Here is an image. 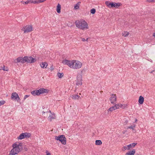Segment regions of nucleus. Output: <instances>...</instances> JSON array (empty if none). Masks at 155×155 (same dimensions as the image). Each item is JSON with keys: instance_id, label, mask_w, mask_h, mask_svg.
I'll list each match as a JSON object with an SVG mask.
<instances>
[{"instance_id": "nucleus-1", "label": "nucleus", "mask_w": 155, "mask_h": 155, "mask_svg": "<svg viewBox=\"0 0 155 155\" xmlns=\"http://www.w3.org/2000/svg\"><path fill=\"white\" fill-rule=\"evenodd\" d=\"M36 59L32 58L31 56H25L24 58L19 57L14 61V62L17 63L21 62L24 63L25 62L30 63H34L36 61Z\"/></svg>"}, {"instance_id": "nucleus-2", "label": "nucleus", "mask_w": 155, "mask_h": 155, "mask_svg": "<svg viewBox=\"0 0 155 155\" xmlns=\"http://www.w3.org/2000/svg\"><path fill=\"white\" fill-rule=\"evenodd\" d=\"M18 143V144H17L16 143H15L13 144V148L10 152L8 155H15L17 154L22 150V144L20 143Z\"/></svg>"}, {"instance_id": "nucleus-3", "label": "nucleus", "mask_w": 155, "mask_h": 155, "mask_svg": "<svg viewBox=\"0 0 155 155\" xmlns=\"http://www.w3.org/2000/svg\"><path fill=\"white\" fill-rule=\"evenodd\" d=\"M75 24L77 27L82 30L88 28L87 23L84 20L76 21L75 22Z\"/></svg>"}, {"instance_id": "nucleus-4", "label": "nucleus", "mask_w": 155, "mask_h": 155, "mask_svg": "<svg viewBox=\"0 0 155 155\" xmlns=\"http://www.w3.org/2000/svg\"><path fill=\"white\" fill-rule=\"evenodd\" d=\"M49 90L44 88H41L38 90H35L31 92V94L34 96L39 95L41 94L47 93Z\"/></svg>"}, {"instance_id": "nucleus-5", "label": "nucleus", "mask_w": 155, "mask_h": 155, "mask_svg": "<svg viewBox=\"0 0 155 155\" xmlns=\"http://www.w3.org/2000/svg\"><path fill=\"white\" fill-rule=\"evenodd\" d=\"M105 3L109 8H117L119 6L121 5V4L120 3H117L115 2H109L108 1L106 2Z\"/></svg>"}, {"instance_id": "nucleus-6", "label": "nucleus", "mask_w": 155, "mask_h": 155, "mask_svg": "<svg viewBox=\"0 0 155 155\" xmlns=\"http://www.w3.org/2000/svg\"><path fill=\"white\" fill-rule=\"evenodd\" d=\"M55 139L57 140H59L63 145H65L66 143V139L64 135H61L58 136H55Z\"/></svg>"}, {"instance_id": "nucleus-7", "label": "nucleus", "mask_w": 155, "mask_h": 155, "mask_svg": "<svg viewBox=\"0 0 155 155\" xmlns=\"http://www.w3.org/2000/svg\"><path fill=\"white\" fill-rule=\"evenodd\" d=\"M73 64L72 65V68L77 69L80 68L81 67L82 63L80 61L73 60Z\"/></svg>"}, {"instance_id": "nucleus-8", "label": "nucleus", "mask_w": 155, "mask_h": 155, "mask_svg": "<svg viewBox=\"0 0 155 155\" xmlns=\"http://www.w3.org/2000/svg\"><path fill=\"white\" fill-rule=\"evenodd\" d=\"M22 30L24 33L28 32L33 31L32 25H27L25 27H23Z\"/></svg>"}, {"instance_id": "nucleus-9", "label": "nucleus", "mask_w": 155, "mask_h": 155, "mask_svg": "<svg viewBox=\"0 0 155 155\" xmlns=\"http://www.w3.org/2000/svg\"><path fill=\"white\" fill-rule=\"evenodd\" d=\"M82 76L81 75L79 74L78 75L77 79V85H81L82 84Z\"/></svg>"}, {"instance_id": "nucleus-10", "label": "nucleus", "mask_w": 155, "mask_h": 155, "mask_svg": "<svg viewBox=\"0 0 155 155\" xmlns=\"http://www.w3.org/2000/svg\"><path fill=\"white\" fill-rule=\"evenodd\" d=\"M11 98L12 99L17 100L18 101L20 100V98L18 94L16 92H14L12 94Z\"/></svg>"}, {"instance_id": "nucleus-11", "label": "nucleus", "mask_w": 155, "mask_h": 155, "mask_svg": "<svg viewBox=\"0 0 155 155\" xmlns=\"http://www.w3.org/2000/svg\"><path fill=\"white\" fill-rule=\"evenodd\" d=\"M73 60L71 61H70L67 60L66 59H64L63 61L62 62L63 63L68 65L71 68L72 65L73 64Z\"/></svg>"}, {"instance_id": "nucleus-12", "label": "nucleus", "mask_w": 155, "mask_h": 155, "mask_svg": "<svg viewBox=\"0 0 155 155\" xmlns=\"http://www.w3.org/2000/svg\"><path fill=\"white\" fill-rule=\"evenodd\" d=\"M111 97L110 98V100L111 104H115V102L116 101V94H112L111 95Z\"/></svg>"}, {"instance_id": "nucleus-13", "label": "nucleus", "mask_w": 155, "mask_h": 155, "mask_svg": "<svg viewBox=\"0 0 155 155\" xmlns=\"http://www.w3.org/2000/svg\"><path fill=\"white\" fill-rule=\"evenodd\" d=\"M135 150L133 149L132 150H130L125 155H134V154L135 153Z\"/></svg>"}, {"instance_id": "nucleus-14", "label": "nucleus", "mask_w": 155, "mask_h": 155, "mask_svg": "<svg viewBox=\"0 0 155 155\" xmlns=\"http://www.w3.org/2000/svg\"><path fill=\"white\" fill-rule=\"evenodd\" d=\"M144 101V98L142 97V96H140L139 97L138 102L140 104H142Z\"/></svg>"}, {"instance_id": "nucleus-15", "label": "nucleus", "mask_w": 155, "mask_h": 155, "mask_svg": "<svg viewBox=\"0 0 155 155\" xmlns=\"http://www.w3.org/2000/svg\"><path fill=\"white\" fill-rule=\"evenodd\" d=\"M40 65L41 67L43 68H46L48 65V64L46 62H42L40 64Z\"/></svg>"}, {"instance_id": "nucleus-16", "label": "nucleus", "mask_w": 155, "mask_h": 155, "mask_svg": "<svg viewBox=\"0 0 155 155\" xmlns=\"http://www.w3.org/2000/svg\"><path fill=\"white\" fill-rule=\"evenodd\" d=\"M61 5L59 4H58L57 6L56 11L58 13H60L61 12Z\"/></svg>"}, {"instance_id": "nucleus-17", "label": "nucleus", "mask_w": 155, "mask_h": 155, "mask_svg": "<svg viewBox=\"0 0 155 155\" xmlns=\"http://www.w3.org/2000/svg\"><path fill=\"white\" fill-rule=\"evenodd\" d=\"M137 144V143H133L130 144L129 145H127L128 150H129L130 148L134 147Z\"/></svg>"}, {"instance_id": "nucleus-18", "label": "nucleus", "mask_w": 155, "mask_h": 155, "mask_svg": "<svg viewBox=\"0 0 155 155\" xmlns=\"http://www.w3.org/2000/svg\"><path fill=\"white\" fill-rule=\"evenodd\" d=\"M116 109H117L115 106V105H114L112 107H110L106 111L108 113L109 111H112L113 110H115Z\"/></svg>"}, {"instance_id": "nucleus-19", "label": "nucleus", "mask_w": 155, "mask_h": 155, "mask_svg": "<svg viewBox=\"0 0 155 155\" xmlns=\"http://www.w3.org/2000/svg\"><path fill=\"white\" fill-rule=\"evenodd\" d=\"M23 133L24 134V136H25V138H29L31 137V133H30L25 132V133Z\"/></svg>"}, {"instance_id": "nucleus-20", "label": "nucleus", "mask_w": 155, "mask_h": 155, "mask_svg": "<svg viewBox=\"0 0 155 155\" xmlns=\"http://www.w3.org/2000/svg\"><path fill=\"white\" fill-rule=\"evenodd\" d=\"M24 134L23 133H22L18 137V139L19 140H22L25 138V137L24 136Z\"/></svg>"}, {"instance_id": "nucleus-21", "label": "nucleus", "mask_w": 155, "mask_h": 155, "mask_svg": "<svg viewBox=\"0 0 155 155\" xmlns=\"http://www.w3.org/2000/svg\"><path fill=\"white\" fill-rule=\"evenodd\" d=\"M102 144V142L101 140H97L95 141V144L97 145H100Z\"/></svg>"}, {"instance_id": "nucleus-22", "label": "nucleus", "mask_w": 155, "mask_h": 155, "mask_svg": "<svg viewBox=\"0 0 155 155\" xmlns=\"http://www.w3.org/2000/svg\"><path fill=\"white\" fill-rule=\"evenodd\" d=\"M80 96L78 95H73L71 96V98L73 99H78L79 97Z\"/></svg>"}, {"instance_id": "nucleus-23", "label": "nucleus", "mask_w": 155, "mask_h": 155, "mask_svg": "<svg viewBox=\"0 0 155 155\" xmlns=\"http://www.w3.org/2000/svg\"><path fill=\"white\" fill-rule=\"evenodd\" d=\"M33 1H32V0H28L26 1V2H24L23 1H22L21 2L23 3V4H27L28 3H31V2H33Z\"/></svg>"}, {"instance_id": "nucleus-24", "label": "nucleus", "mask_w": 155, "mask_h": 155, "mask_svg": "<svg viewBox=\"0 0 155 155\" xmlns=\"http://www.w3.org/2000/svg\"><path fill=\"white\" fill-rule=\"evenodd\" d=\"M122 34L123 36L126 37L129 35V33L127 31H124L122 33Z\"/></svg>"}, {"instance_id": "nucleus-25", "label": "nucleus", "mask_w": 155, "mask_h": 155, "mask_svg": "<svg viewBox=\"0 0 155 155\" xmlns=\"http://www.w3.org/2000/svg\"><path fill=\"white\" fill-rule=\"evenodd\" d=\"M59 78H62L64 75L63 73H58L57 74Z\"/></svg>"}, {"instance_id": "nucleus-26", "label": "nucleus", "mask_w": 155, "mask_h": 155, "mask_svg": "<svg viewBox=\"0 0 155 155\" xmlns=\"http://www.w3.org/2000/svg\"><path fill=\"white\" fill-rule=\"evenodd\" d=\"M115 105L117 109H118L120 107H121V106H122V104H115Z\"/></svg>"}, {"instance_id": "nucleus-27", "label": "nucleus", "mask_w": 155, "mask_h": 155, "mask_svg": "<svg viewBox=\"0 0 155 155\" xmlns=\"http://www.w3.org/2000/svg\"><path fill=\"white\" fill-rule=\"evenodd\" d=\"M96 12V10L94 8H92L91 10V13L92 14H94Z\"/></svg>"}, {"instance_id": "nucleus-28", "label": "nucleus", "mask_w": 155, "mask_h": 155, "mask_svg": "<svg viewBox=\"0 0 155 155\" xmlns=\"http://www.w3.org/2000/svg\"><path fill=\"white\" fill-rule=\"evenodd\" d=\"M135 125H134V126H130L128 127H127V129L129 128V129L134 130V128H135Z\"/></svg>"}, {"instance_id": "nucleus-29", "label": "nucleus", "mask_w": 155, "mask_h": 155, "mask_svg": "<svg viewBox=\"0 0 155 155\" xmlns=\"http://www.w3.org/2000/svg\"><path fill=\"white\" fill-rule=\"evenodd\" d=\"M79 5H78V4L75 5L74 6V8L76 9H78L79 8Z\"/></svg>"}, {"instance_id": "nucleus-30", "label": "nucleus", "mask_w": 155, "mask_h": 155, "mask_svg": "<svg viewBox=\"0 0 155 155\" xmlns=\"http://www.w3.org/2000/svg\"><path fill=\"white\" fill-rule=\"evenodd\" d=\"M48 119L50 120L51 121L52 119H54V117L51 116H50L48 117Z\"/></svg>"}, {"instance_id": "nucleus-31", "label": "nucleus", "mask_w": 155, "mask_h": 155, "mask_svg": "<svg viewBox=\"0 0 155 155\" xmlns=\"http://www.w3.org/2000/svg\"><path fill=\"white\" fill-rule=\"evenodd\" d=\"M5 103V101H0V106L4 104Z\"/></svg>"}, {"instance_id": "nucleus-32", "label": "nucleus", "mask_w": 155, "mask_h": 155, "mask_svg": "<svg viewBox=\"0 0 155 155\" xmlns=\"http://www.w3.org/2000/svg\"><path fill=\"white\" fill-rule=\"evenodd\" d=\"M32 1H33V2H31V3H34V4L39 3L38 0H36L34 1L32 0Z\"/></svg>"}, {"instance_id": "nucleus-33", "label": "nucleus", "mask_w": 155, "mask_h": 155, "mask_svg": "<svg viewBox=\"0 0 155 155\" xmlns=\"http://www.w3.org/2000/svg\"><path fill=\"white\" fill-rule=\"evenodd\" d=\"M146 1L150 3L153 2H155V0H147Z\"/></svg>"}, {"instance_id": "nucleus-34", "label": "nucleus", "mask_w": 155, "mask_h": 155, "mask_svg": "<svg viewBox=\"0 0 155 155\" xmlns=\"http://www.w3.org/2000/svg\"><path fill=\"white\" fill-rule=\"evenodd\" d=\"M126 106L127 105H125V104H124V105H122V106H121V108H122V109H124V108H125V107H126Z\"/></svg>"}, {"instance_id": "nucleus-35", "label": "nucleus", "mask_w": 155, "mask_h": 155, "mask_svg": "<svg viewBox=\"0 0 155 155\" xmlns=\"http://www.w3.org/2000/svg\"><path fill=\"white\" fill-rule=\"evenodd\" d=\"M46 1V0H38V3L43 2Z\"/></svg>"}, {"instance_id": "nucleus-36", "label": "nucleus", "mask_w": 155, "mask_h": 155, "mask_svg": "<svg viewBox=\"0 0 155 155\" xmlns=\"http://www.w3.org/2000/svg\"><path fill=\"white\" fill-rule=\"evenodd\" d=\"M50 69L51 70V71H53L54 68H53V65H52L50 67Z\"/></svg>"}, {"instance_id": "nucleus-37", "label": "nucleus", "mask_w": 155, "mask_h": 155, "mask_svg": "<svg viewBox=\"0 0 155 155\" xmlns=\"http://www.w3.org/2000/svg\"><path fill=\"white\" fill-rule=\"evenodd\" d=\"M29 95H25V96H24V100H25L27 97H29Z\"/></svg>"}, {"instance_id": "nucleus-38", "label": "nucleus", "mask_w": 155, "mask_h": 155, "mask_svg": "<svg viewBox=\"0 0 155 155\" xmlns=\"http://www.w3.org/2000/svg\"><path fill=\"white\" fill-rule=\"evenodd\" d=\"M2 69L4 71H8V70H7V69H5V66H4L3 67H2Z\"/></svg>"}, {"instance_id": "nucleus-39", "label": "nucleus", "mask_w": 155, "mask_h": 155, "mask_svg": "<svg viewBox=\"0 0 155 155\" xmlns=\"http://www.w3.org/2000/svg\"><path fill=\"white\" fill-rule=\"evenodd\" d=\"M123 148H124V149L125 150H126L127 149H128V147H127V146H124L123 147Z\"/></svg>"}, {"instance_id": "nucleus-40", "label": "nucleus", "mask_w": 155, "mask_h": 155, "mask_svg": "<svg viewBox=\"0 0 155 155\" xmlns=\"http://www.w3.org/2000/svg\"><path fill=\"white\" fill-rule=\"evenodd\" d=\"M82 41H85V39L84 38H82Z\"/></svg>"}, {"instance_id": "nucleus-41", "label": "nucleus", "mask_w": 155, "mask_h": 155, "mask_svg": "<svg viewBox=\"0 0 155 155\" xmlns=\"http://www.w3.org/2000/svg\"><path fill=\"white\" fill-rule=\"evenodd\" d=\"M127 122L128 121H127V120L126 121L124 122V123L125 124H126Z\"/></svg>"}, {"instance_id": "nucleus-42", "label": "nucleus", "mask_w": 155, "mask_h": 155, "mask_svg": "<svg viewBox=\"0 0 155 155\" xmlns=\"http://www.w3.org/2000/svg\"><path fill=\"white\" fill-rule=\"evenodd\" d=\"M154 71V70H153L152 71H151L150 72V73H152Z\"/></svg>"}, {"instance_id": "nucleus-43", "label": "nucleus", "mask_w": 155, "mask_h": 155, "mask_svg": "<svg viewBox=\"0 0 155 155\" xmlns=\"http://www.w3.org/2000/svg\"><path fill=\"white\" fill-rule=\"evenodd\" d=\"M153 36L155 37V32L153 33Z\"/></svg>"}, {"instance_id": "nucleus-44", "label": "nucleus", "mask_w": 155, "mask_h": 155, "mask_svg": "<svg viewBox=\"0 0 155 155\" xmlns=\"http://www.w3.org/2000/svg\"><path fill=\"white\" fill-rule=\"evenodd\" d=\"M46 155H51V154L50 153H48L46 154Z\"/></svg>"}, {"instance_id": "nucleus-45", "label": "nucleus", "mask_w": 155, "mask_h": 155, "mask_svg": "<svg viewBox=\"0 0 155 155\" xmlns=\"http://www.w3.org/2000/svg\"><path fill=\"white\" fill-rule=\"evenodd\" d=\"M2 67H1V68H0V70H1L2 69Z\"/></svg>"}, {"instance_id": "nucleus-46", "label": "nucleus", "mask_w": 155, "mask_h": 155, "mask_svg": "<svg viewBox=\"0 0 155 155\" xmlns=\"http://www.w3.org/2000/svg\"><path fill=\"white\" fill-rule=\"evenodd\" d=\"M88 39V38H87V39L86 40H85V41H87Z\"/></svg>"}, {"instance_id": "nucleus-47", "label": "nucleus", "mask_w": 155, "mask_h": 155, "mask_svg": "<svg viewBox=\"0 0 155 155\" xmlns=\"http://www.w3.org/2000/svg\"><path fill=\"white\" fill-rule=\"evenodd\" d=\"M79 3H81L80 2H78V4Z\"/></svg>"}, {"instance_id": "nucleus-48", "label": "nucleus", "mask_w": 155, "mask_h": 155, "mask_svg": "<svg viewBox=\"0 0 155 155\" xmlns=\"http://www.w3.org/2000/svg\"><path fill=\"white\" fill-rule=\"evenodd\" d=\"M137 121V119H136V120H135V122Z\"/></svg>"}, {"instance_id": "nucleus-49", "label": "nucleus", "mask_w": 155, "mask_h": 155, "mask_svg": "<svg viewBox=\"0 0 155 155\" xmlns=\"http://www.w3.org/2000/svg\"><path fill=\"white\" fill-rule=\"evenodd\" d=\"M49 112L50 113H51V111L50 110H49Z\"/></svg>"}, {"instance_id": "nucleus-50", "label": "nucleus", "mask_w": 155, "mask_h": 155, "mask_svg": "<svg viewBox=\"0 0 155 155\" xmlns=\"http://www.w3.org/2000/svg\"><path fill=\"white\" fill-rule=\"evenodd\" d=\"M48 152V151L46 150V153H47V152Z\"/></svg>"}, {"instance_id": "nucleus-51", "label": "nucleus", "mask_w": 155, "mask_h": 155, "mask_svg": "<svg viewBox=\"0 0 155 155\" xmlns=\"http://www.w3.org/2000/svg\"><path fill=\"white\" fill-rule=\"evenodd\" d=\"M106 111H105V113H106Z\"/></svg>"}]
</instances>
